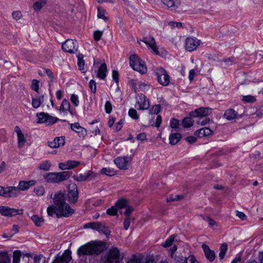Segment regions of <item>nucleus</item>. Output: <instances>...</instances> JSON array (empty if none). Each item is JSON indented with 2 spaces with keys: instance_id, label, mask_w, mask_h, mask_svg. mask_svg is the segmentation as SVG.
Masks as SVG:
<instances>
[{
  "instance_id": "f257e3e1",
  "label": "nucleus",
  "mask_w": 263,
  "mask_h": 263,
  "mask_svg": "<svg viewBox=\"0 0 263 263\" xmlns=\"http://www.w3.org/2000/svg\"><path fill=\"white\" fill-rule=\"evenodd\" d=\"M54 205L49 206L47 211L48 216H52L56 214L58 218L68 217L72 215L74 210L65 202V197L63 193L59 192L54 194L53 198Z\"/></svg>"
},
{
  "instance_id": "f03ea898",
  "label": "nucleus",
  "mask_w": 263,
  "mask_h": 263,
  "mask_svg": "<svg viewBox=\"0 0 263 263\" xmlns=\"http://www.w3.org/2000/svg\"><path fill=\"white\" fill-rule=\"evenodd\" d=\"M70 175L69 172L48 173L43 176L46 182L52 183H59L62 181L68 180Z\"/></svg>"
},
{
  "instance_id": "7ed1b4c3",
  "label": "nucleus",
  "mask_w": 263,
  "mask_h": 263,
  "mask_svg": "<svg viewBox=\"0 0 263 263\" xmlns=\"http://www.w3.org/2000/svg\"><path fill=\"white\" fill-rule=\"evenodd\" d=\"M129 64L134 70L141 74H143L147 72V67L145 62L136 54H132L130 56Z\"/></svg>"
},
{
  "instance_id": "20e7f679",
  "label": "nucleus",
  "mask_w": 263,
  "mask_h": 263,
  "mask_svg": "<svg viewBox=\"0 0 263 263\" xmlns=\"http://www.w3.org/2000/svg\"><path fill=\"white\" fill-rule=\"evenodd\" d=\"M102 258L105 261V263H120V251L118 248L112 247L106 252Z\"/></svg>"
},
{
  "instance_id": "39448f33",
  "label": "nucleus",
  "mask_w": 263,
  "mask_h": 263,
  "mask_svg": "<svg viewBox=\"0 0 263 263\" xmlns=\"http://www.w3.org/2000/svg\"><path fill=\"white\" fill-rule=\"evenodd\" d=\"M92 71L97 73L98 78L101 80H104L106 77L107 71V65L99 59H94Z\"/></svg>"
},
{
  "instance_id": "423d86ee",
  "label": "nucleus",
  "mask_w": 263,
  "mask_h": 263,
  "mask_svg": "<svg viewBox=\"0 0 263 263\" xmlns=\"http://www.w3.org/2000/svg\"><path fill=\"white\" fill-rule=\"evenodd\" d=\"M67 200L70 204L76 203L78 200L79 192L76 184L72 183L67 187Z\"/></svg>"
},
{
  "instance_id": "0eeeda50",
  "label": "nucleus",
  "mask_w": 263,
  "mask_h": 263,
  "mask_svg": "<svg viewBox=\"0 0 263 263\" xmlns=\"http://www.w3.org/2000/svg\"><path fill=\"white\" fill-rule=\"evenodd\" d=\"M155 73L157 76L158 82L164 86H167L170 83V76L167 71L162 67H158L155 69Z\"/></svg>"
},
{
  "instance_id": "6e6552de",
  "label": "nucleus",
  "mask_w": 263,
  "mask_h": 263,
  "mask_svg": "<svg viewBox=\"0 0 263 263\" xmlns=\"http://www.w3.org/2000/svg\"><path fill=\"white\" fill-rule=\"evenodd\" d=\"M84 228H91L97 230L100 233H103L107 237H108L110 234L109 229L102 222H93L87 223L84 226Z\"/></svg>"
},
{
  "instance_id": "1a4fd4ad",
  "label": "nucleus",
  "mask_w": 263,
  "mask_h": 263,
  "mask_svg": "<svg viewBox=\"0 0 263 263\" xmlns=\"http://www.w3.org/2000/svg\"><path fill=\"white\" fill-rule=\"evenodd\" d=\"M91 244V249L93 255H98L107 249L105 242L102 241H92L89 242Z\"/></svg>"
},
{
  "instance_id": "9d476101",
  "label": "nucleus",
  "mask_w": 263,
  "mask_h": 263,
  "mask_svg": "<svg viewBox=\"0 0 263 263\" xmlns=\"http://www.w3.org/2000/svg\"><path fill=\"white\" fill-rule=\"evenodd\" d=\"M78 43L76 40H67L62 45V48L65 52L74 53L78 49Z\"/></svg>"
},
{
  "instance_id": "9b49d317",
  "label": "nucleus",
  "mask_w": 263,
  "mask_h": 263,
  "mask_svg": "<svg viewBox=\"0 0 263 263\" xmlns=\"http://www.w3.org/2000/svg\"><path fill=\"white\" fill-rule=\"evenodd\" d=\"M36 116L39 119V123H44L47 125L53 124L59 120L58 118L51 116L48 114L44 112L37 113Z\"/></svg>"
},
{
  "instance_id": "f8f14e48",
  "label": "nucleus",
  "mask_w": 263,
  "mask_h": 263,
  "mask_svg": "<svg viewBox=\"0 0 263 263\" xmlns=\"http://www.w3.org/2000/svg\"><path fill=\"white\" fill-rule=\"evenodd\" d=\"M23 210L14 208H11L6 206H0V214L4 216H13L22 214Z\"/></svg>"
},
{
  "instance_id": "ddd939ff",
  "label": "nucleus",
  "mask_w": 263,
  "mask_h": 263,
  "mask_svg": "<svg viewBox=\"0 0 263 263\" xmlns=\"http://www.w3.org/2000/svg\"><path fill=\"white\" fill-rule=\"evenodd\" d=\"M71 251L67 250L62 254H58L52 263H70L72 259Z\"/></svg>"
},
{
  "instance_id": "4468645a",
  "label": "nucleus",
  "mask_w": 263,
  "mask_h": 263,
  "mask_svg": "<svg viewBox=\"0 0 263 263\" xmlns=\"http://www.w3.org/2000/svg\"><path fill=\"white\" fill-rule=\"evenodd\" d=\"M137 102L135 107L140 110H145L148 108L149 106V100L143 94H140L137 97Z\"/></svg>"
},
{
  "instance_id": "2eb2a0df",
  "label": "nucleus",
  "mask_w": 263,
  "mask_h": 263,
  "mask_svg": "<svg viewBox=\"0 0 263 263\" xmlns=\"http://www.w3.org/2000/svg\"><path fill=\"white\" fill-rule=\"evenodd\" d=\"M132 157H119L114 160V162L117 166L121 170H127L128 168V163L132 160Z\"/></svg>"
},
{
  "instance_id": "dca6fc26",
  "label": "nucleus",
  "mask_w": 263,
  "mask_h": 263,
  "mask_svg": "<svg viewBox=\"0 0 263 263\" xmlns=\"http://www.w3.org/2000/svg\"><path fill=\"white\" fill-rule=\"evenodd\" d=\"M200 44V40L195 37H187L185 40V49L191 52L197 49Z\"/></svg>"
},
{
  "instance_id": "f3484780",
  "label": "nucleus",
  "mask_w": 263,
  "mask_h": 263,
  "mask_svg": "<svg viewBox=\"0 0 263 263\" xmlns=\"http://www.w3.org/2000/svg\"><path fill=\"white\" fill-rule=\"evenodd\" d=\"M140 41L144 42L156 54H159L158 48L156 46V42L154 37L149 35L144 37Z\"/></svg>"
},
{
  "instance_id": "a211bd4d",
  "label": "nucleus",
  "mask_w": 263,
  "mask_h": 263,
  "mask_svg": "<svg viewBox=\"0 0 263 263\" xmlns=\"http://www.w3.org/2000/svg\"><path fill=\"white\" fill-rule=\"evenodd\" d=\"M211 109L208 107H199L190 112V116L194 118L206 117L210 114Z\"/></svg>"
},
{
  "instance_id": "6ab92c4d",
  "label": "nucleus",
  "mask_w": 263,
  "mask_h": 263,
  "mask_svg": "<svg viewBox=\"0 0 263 263\" xmlns=\"http://www.w3.org/2000/svg\"><path fill=\"white\" fill-rule=\"evenodd\" d=\"M96 177V174L91 171H88L84 174H80L78 176H73V179L79 182H82L87 179L92 180Z\"/></svg>"
},
{
  "instance_id": "aec40b11",
  "label": "nucleus",
  "mask_w": 263,
  "mask_h": 263,
  "mask_svg": "<svg viewBox=\"0 0 263 263\" xmlns=\"http://www.w3.org/2000/svg\"><path fill=\"white\" fill-rule=\"evenodd\" d=\"M90 242L81 246L77 251V254L79 256L83 255H93Z\"/></svg>"
},
{
  "instance_id": "412c9836",
  "label": "nucleus",
  "mask_w": 263,
  "mask_h": 263,
  "mask_svg": "<svg viewBox=\"0 0 263 263\" xmlns=\"http://www.w3.org/2000/svg\"><path fill=\"white\" fill-rule=\"evenodd\" d=\"M14 131L16 133L17 137L18 147V148H22L24 146V144L26 142L24 135L22 133L21 128L18 126H16L15 127Z\"/></svg>"
},
{
  "instance_id": "4be33fe9",
  "label": "nucleus",
  "mask_w": 263,
  "mask_h": 263,
  "mask_svg": "<svg viewBox=\"0 0 263 263\" xmlns=\"http://www.w3.org/2000/svg\"><path fill=\"white\" fill-rule=\"evenodd\" d=\"M202 248L206 258L211 262L213 261L216 257L215 252L211 250L209 247L205 243L202 245Z\"/></svg>"
},
{
  "instance_id": "5701e85b",
  "label": "nucleus",
  "mask_w": 263,
  "mask_h": 263,
  "mask_svg": "<svg viewBox=\"0 0 263 263\" xmlns=\"http://www.w3.org/2000/svg\"><path fill=\"white\" fill-rule=\"evenodd\" d=\"M242 114H239L238 110L230 108L227 109L224 113L223 117L228 120H232L238 117H241Z\"/></svg>"
},
{
  "instance_id": "b1692460",
  "label": "nucleus",
  "mask_w": 263,
  "mask_h": 263,
  "mask_svg": "<svg viewBox=\"0 0 263 263\" xmlns=\"http://www.w3.org/2000/svg\"><path fill=\"white\" fill-rule=\"evenodd\" d=\"M175 260L176 263H199L193 255H190L188 257L178 256L175 258Z\"/></svg>"
},
{
  "instance_id": "393cba45",
  "label": "nucleus",
  "mask_w": 263,
  "mask_h": 263,
  "mask_svg": "<svg viewBox=\"0 0 263 263\" xmlns=\"http://www.w3.org/2000/svg\"><path fill=\"white\" fill-rule=\"evenodd\" d=\"M48 146L52 148L62 146L65 144V137H56L51 142H48Z\"/></svg>"
},
{
  "instance_id": "a878e982",
  "label": "nucleus",
  "mask_w": 263,
  "mask_h": 263,
  "mask_svg": "<svg viewBox=\"0 0 263 263\" xmlns=\"http://www.w3.org/2000/svg\"><path fill=\"white\" fill-rule=\"evenodd\" d=\"M71 129L78 134L80 137H84L86 135V130L81 126L79 123L70 124Z\"/></svg>"
},
{
  "instance_id": "bb28decb",
  "label": "nucleus",
  "mask_w": 263,
  "mask_h": 263,
  "mask_svg": "<svg viewBox=\"0 0 263 263\" xmlns=\"http://www.w3.org/2000/svg\"><path fill=\"white\" fill-rule=\"evenodd\" d=\"M213 134V131L209 127H203L197 130L195 135L199 138L211 136Z\"/></svg>"
},
{
  "instance_id": "cd10ccee",
  "label": "nucleus",
  "mask_w": 263,
  "mask_h": 263,
  "mask_svg": "<svg viewBox=\"0 0 263 263\" xmlns=\"http://www.w3.org/2000/svg\"><path fill=\"white\" fill-rule=\"evenodd\" d=\"M35 180H30L29 181H21L19 182L17 188L20 191H25L28 189L30 186L35 184Z\"/></svg>"
},
{
  "instance_id": "c85d7f7f",
  "label": "nucleus",
  "mask_w": 263,
  "mask_h": 263,
  "mask_svg": "<svg viewBox=\"0 0 263 263\" xmlns=\"http://www.w3.org/2000/svg\"><path fill=\"white\" fill-rule=\"evenodd\" d=\"M6 191V197H15L20 193L19 189L15 186H8Z\"/></svg>"
},
{
  "instance_id": "c756f323",
  "label": "nucleus",
  "mask_w": 263,
  "mask_h": 263,
  "mask_svg": "<svg viewBox=\"0 0 263 263\" xmlns=\"http://www.w3.org/2000/svg\"><path fill=\"white\" fill-rule=\"evenodd\" d=\"M181 137V134L179 133H176L171 134L169 137L170 143L173 145L176 144Z\"/></svg>"
},
{
  "instance_id": "7c9ffc66",
  "label": "nucleus",
  "mask_w": 263,
  "mask_h": 263,
  "mask_svg": "<svg viewBox=\"0 0 263 263\" xmlns=\"http://www.w3.org/2000/svg\"><path fill=\"white\" fill-rule=\"evenodd\" d=\"M70 104L69 102L66 99H64L61 104L60 107V111H69L70 114H72V112L70 111Z\"/></svg>"
},
{
  "instance_id": "2f4dec72",
  "label": "nucleus",
  "mask_w": 263,
  "mask_h": 263,
  "mask_svg": "<svg viewBox=\"0 0 263 263\" xmlns=\"http://www.w3.org/2000/svg\"><path fill=\"white\" fill-rule=\"evenodd\" d=\"M0 263H11V259L7 252H0Z\"/></svg>"
},
{
  "instance_id": "473e14b6",
  "label": "nucleus",
  "mask_w": 263,
  "mask_h": 263,
  "mask_svg": "<svg viewBox=\"0 0 263 263\" xmlns=\"http://www.w3.org/2000/svg\"><path fill=\"white\" fill-rule=\"evenodd\" d=\"M51 164L49 160H46L41 162L38 166V168L41 170L48 171L50 170Z\"/></svg>"
},
{
  "instance_id": "72a5a7b5",
  "label": "nucleus",
  "mask_w": 263,
  "mask_h": 263,
  "mask_svg": "<svg viewBox=\"0 0 263 263\" xmlns=\"http://www.w3.org/2000/svg\"><path fill=\"white\" fill-rule=\"evenodd\" d=\"M127 205V201L125 199H119L115 203V206H116L118 210L119 209H122L123 208H125L126 207Z\"/></svg>"
},
{
  "instance_id": "f704fd0d",
  "label": "nucleus",
  "mask_w": 263,
  "mask_h": 263,
  "mask_svg": "<svg viewBox=\"0 0 263 263\" xmlns=\"http://www.w3.org/2000/svg\"><path fill=\"white\" fill-rule=\"evenodd\" d=\"M194 122L190 117H186L182 120V124L184 128H189L193 126Z\"/></svg>"
},
{
  "instance_id": "c9c22d12",
  "label": "nucleus",
  "mask_w": 263,
  "mask_h": 263,
  "mask_svg": "<svg viewBox=\"0 0 263 263\" xmlns=\"http://www.w3.org/2000/svg\"><path fill=\"white\" fill-rule=\"evenodd\" d=\"M31 220L33 221L37 227L41 226L44 223V219L43 218L38 216L36 215H33L31 217Z\"/></svg>"
},
{
  "instance_id": "e433bc0d",
  "label": "nucleus",
  "mask_w": 263,
  "mask_h": 263,
  "mask_svg": "<svg viewBox=\"0 0 263 263\" xmlns=\"http://www.w3.org/2000/svg\"><path fill=\"white\" fill-rule=\"evenodd\" d=\"M100 172L102 174L106 175L107 176H111L116 174V172L113 168H110L109 167H104L102 168L100 171Z\"/></svg>"
},
{
  "instance_id": "4c0bfd02",
  "label": "nucleus",
  "mask_w": 263,
  "mask_h": 263,
  "mask_svg": "<svg viewBox=\"0 0 263 263\" xmlns=\"http://www.w3.org/2000/svg\"><path fill=\"white\" fill-rule=\"evenodd\" d=\"M78 58V66L79 67V69L80 70H83L84 69V61L83 60V55L81 53H79L77 55Z\"/></svg>"
},
{
  "instance_id": "58836bf2",
  "label": "nucleus",
  "mask_w": 263,
  "mask_h": 263,
  "mask_svg": "<svg viewBox=\"0 0 263 263\" xmlns=\"http://www.w3.org/2000/svg\"><path fill=\"white\" fill-rule=\"evenodd\" d=\"M227 250V244L226 243H222L220 247V252L219 253V257L221 260H222L224 258Z\"/></svg>"
},
{
  "instance_id": "ea45409f",
  "label": "nucleus",
  "mask_w": 263,
  "mask_h": 263,
  "mask_svg": "<svg viewBox=\"0 0 263 263\" xmlns=\"http://www.w3.org/2000/svg\"><path fill=\"white\" fill-rule=\"evenodd\" d=\"M22 252L20 250H15L13 253V263H20Z\"/></svg>"
},
{
  "instance_id": "a19ab883",
  "label": "nucleus",
  "mask_w": 263,
  "mask_h": 263,
  "mask_svg": "<svg viewBox=\"0 0 263 263\" xmlns=\"http://www.w3.org/2000/svg\"><path fill=\"white\" fill-rule=\"evenodd\" d=\"M46 1L42 0L35 3L33 5V8L35 11H40L41 9L43 7V6L45 4Z\"/></svg>"
},
{
  "instance_id": "79ce46f5",
  "label": "nucleus",
  "mask_w": 263,
  "mask_h": 263,
  "mask_svg": "<svg viewBox=\"0 0 263 263\" xmlns=\"http://www.w3.org/2000/svg\"><path fill=\"white\" fill-rule=\"evenodd\" d=\"M242 101L245 103H253L256 101V98L251 95L243 96Z\"/></svg>"
},
{
  "instance_id": "37998d69",
  "label": "nucleus",
  "mask_w": 263,
  "mask_h": 263,
  "mask_svg": "<svg viewBox=\"0 0 263 263\" xmlns=\"http://www.w3.org/2000/svg\"><path fill=\"white\" fill-rule=\"evenodd\" d=\"M128 115L133 119L137 120L139 119V116L137 110L134 108H130L128 110Z\"/></svg>"
},
{
  "instance_id": "c03bdc74",
  "label": "nucleus",
  "mask_w": 263,
  "mask_h": 263,
  "mask_svg": "<svg viewBox=\"0 0 263 263\" xmlns=\"http://www.w3.org/2000/svg\"><path fill=\"white\" fill-rule=\"evenodd\" d=\"M160 109L161 106L160 105H155L149 109V113L151 115H157L160 112Z\"/></svg>"
},
{
  "instance_id": "a18cd8bd",
  "label": "nucleus",
  "mask_w": 263,
  "mask_h": 263,
  "mask_svg": "<svg viewBox=\"0 0 263 263\" xmlns=\"http://www.w3.org/2000/svg\"><path fill=\"white\" fill-rule=\"evenodd\" d=\"M105 11L104 9H102L100 7H98V18H102L104 21L107 20L108 18L105 15Z\"/></svg>"
},
{
  "instance_id": "49530a36",
  "label": "nucleus",
  "mask_w": 263,
  "mask_h": 263,
  "mask_svg": "<svg viewBox=\"0 0 263 263\" xmlns=\"http://www.w3.org/2000/svg\"><path fill=\"white\" fill-rule=\"evenodd\" d=\"M68 164V168L69 170H71L75 168L77 166H78L80 162L79 161H74V160H69L67 161Z\"/></svg>"
},
{
  "instance_id": "de8ad7c7",
  "label": "nucleus",
  "mask_w": 263,
  "mask_h": 263,
  "mask_svg": "<svg viewBox=\"0 0 263 263\" xmlns=\"http://www.w3.org/2000/svg\"><path fill=\"white\" fill-rule=\"evenodd\" d=\"M118 209L116 206L113 205L111 208L108 209L106 211V213L108 215L110 216H115L117 214Z\"/></svg>"
},
{
  "instance_id": "09e8293b",
  "label": "nucleus",
  "mask_w": 263,
  "mask_h": 263,
  "mask_svg": "<svg viewBox=\"0 0 263 263\" xmlns=\"http://www.w3.org/2000/svg\"><path fill=\"white\" fill-rule=\"evenodd\" d=\"M183 198V196L176 195L173 197V195H170L167 198V202H171L174 201H178Z\"/></svg>"
},
{
  "instance_id": "8fccbe9b",
  "label": "nucleus",
  "mask_w": 263,
  "mask_h": 263,
  "mask_svg": "<svg viewBox=\"0 0 263 263\" xmlns=\"http://www.w3.org/2000/svg\"><path fill=\"white\" fill-rule=\"evenodd\" d=\"M34 192L37 196H42L45 193V189L42 186H37L34 189Z\"/></svg>"
},
{
  "instance_id": "3c124183",
  "label": "nucleus",
  "mask_w": 263,
  "mask_h": 263,
  "mask_svg": "<svg viewBox=\"0 0 263 263\" xmlns=\"http://www.w3.org/2000/svg\"><path fill=\"white\" fill-rule=\"evenodd\" d=\"M175 239V236L171 235L170 237L166 240L165 242L162 244V246L164 247H168L171 246Z\"/></svg>"
},
{
  "instance_id": "603ef678",
  "label": "nucleus",
  "mask_w": 263,
  "mask_h": 263,
  "mask_svg": "<svg viewBox=\"0 0 263 263\" xmlns=\"http://www.w3.org/2000/svg\"><path fill=\"white\" fill-rule=\"evenodd\" d=\"M162 2L168 8H175L176 5L174 0H161Z\"/></svg>"
},
{
  "instance_id": "864d4df0",
  "label": "nucleus",
  "mask_w": 263,
  "mask_h": 263,
  "mask_svg": "<svg viewBox=\"0 0 263 263\" xmlns=\"http://www.w3.org/2000/svg\"><path fill=\"white\" fill-rule=\"evenodd\" d=\"M70 100L72 103L75 106H78L79 105V100L78 96L75 94H72L70 97Z\"/></svg>"
},
{
  "instance_id": "5fc2aeb1",
  "label": "nucleus",
  "mask_w": 263,
  "mask_h": 263,
  "mask_svg": "<svg viewBox=\"0 0 263 263\" xmlns=\"http://www.w3.org/2000/svg\"><path fill=\"white\" fill-rule=\"evenodd\" d=\"M39 81L35 79L33 80L31 82V88L37 92L39 88Z\"/></svg>"
},
{
  "instance_id": "6e6d98bb",
  "label": "nucleus",
  "mask_w": 263,
  "mask_h": 263,
  "mask_svg": "<svg viewBox=\"0 0 263 263\" xmlns=\"http://www.w3.org/2000/svg\"><path fill=\"white\" fill-rule=\"evenodd\" d=\"M89 87L91 90V91L95 93L96 92V83L93 80H91L89 83Z\"/></svg>"
},
{
  "instance_id": "4d7b16f0",
  "label": "nucleus",
  "mask_w": 263,
  "mask_h": 263,
  "mask_svg": "<svg viewBox=\"0 0 263 263\" xmlns=\"http://www.w3.org/2000/svg\"><path fill=\"white\" fill-rule=\"evenodd\" d=\"M179 122L178 120L173 118L170 121V126L173 128H177L179 125Z\"/></svg>"
},
{
  "instance_id": "13d9d810",
  "label": "nucleus",
  "mask_w": 263,
  "mask_h": 263,
  "mask_svg": "<svg viewBox=\"0 0 263 263\" xmlns=\"http://www.w3.org/2000/svg\"><path fill=\"white\" fill-rule=\"evenodd\" d=\"M168 25L170 26L172 28L176 27L178 28H182V25L180 22H170L168 23Z\"/></svg>"
},
{
  "instance_id": "bf43d9fd",
  "label": "nucleus",
  "mask_w": 263,
  "mask_h": 263,
  "mask_svg": "<svg viewBox=\"0 0 263 263\" xmlns=\"http://www.w3.org/2000/svg\"><path fill=\"white\" fill-rule=\"evenodd\" d=\"M44 70L45 73L50 78L51 81H53L54 77L53 72L49 69L45 68Z\"/></svg>"
},
{
  "instance_id": "052dcab7",
  "label": "nucleus",
  "mask_w": 263,
  "mask_h": 263,
  "mask_svg": "<svg viewBox=\"0 0 263 263\" xmlns=\"http://www.w3.org/2000/svg\"><path fill=\"white\" fill-rule=\"evenodd\" d=\"M102 32L97 30L94 32L93 33V37L94 40L96 41H98L101 39V37L102 35Z\"/></svg>"
},
{
  "instance_id": "680f3d73",
  "label": "nucleus",
  "mask_w": 263,
  "mask_h": 263,
  "mask_svg": "<svg viewBox=\"0 0 263 263\" xmlns=\"http://www.w3.org/2000/svg\"><path fill=\"white\" fill-rule=\"evenodd\" d=\"M12 17L15 20H20L21 17L22 16V14L21 11H14L12 13Z\"/></svg>"
},
{
  "instance_id": "e2e57ef3",
  "label": "nucleus",
  "mask_w": 263,
  "mask_h": 263,
  "mask_svg": "<svg viewBox=\"0 0 263 263\" xmlns=\"http://www.w3.org/2000/svg\"><path fill=\"white\" fill-rule=\"evenodd\" d=\"M105 111L107 114H109L112 110V105L109 101H106L105 104Z\"/></svg>"
},
{
  "instance_id": "0e129e2a",
  "label": "nucleus",
  "mask_w": 263,
  "mask_h": 263,
  "mask_svg": "<svg viewBox=\"0 0 263 263\" xmlns=\"http://www.w3.org/2000/svg\"><path fill=\"white\" fill-rule=\"evenodd\" d=\"M126 263H141V259L134 255L133 257L129 259Z\"/></svg>"
},
{
  "instance_id": "69168bd1",
  "label": "nucleus",
  "mask_w": 263,
  "mask_h": 263,
  "mask_svg": "<svg viewBox=\"0 0 263 263\" xmlns=\"http://www.w3.org/2000/svg\"><path fill=\"white\" fill-rule=\"evenodd\" d=\"M130 224V217H126L124 221V229L127 230Z\"/></svg>"
},
{
  "instance_id": "338daca9",
  "label": "nucleus",
  "mask_w": 263,
  "mask_h": 263,
  "mask_svg": "<svg viewBox=\"0 0 263 263\" xmlns=\"http://www.w3.org/2000/svg\"><path fill=\"white\" fill-rule=\"evenodd\" d=\"M125 211L124 212V214L126 217H130V214L133 211V208L132 206L126 205Z\"/></svg>"
},
{
  "instance_id": "774afa93",
  "label": "nucleus",
  "mask_w": 263,
  "mask_h": 263,
  "mask_svg": "<svg viewBox=\"0 0 263 263\" xmlns=\"http://www.w3.org/2000/svg\"><path fill=\"white\" fill-rule=\"evenodd\" d=\"M41 103H40V101H38L36 98H32V105L35 108H38Z\"/></svg>"
}]
</instances>
